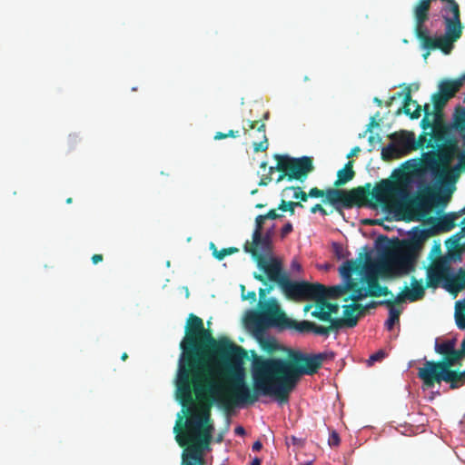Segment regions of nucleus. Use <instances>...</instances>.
I'll return each instance as SVG.
<instances>
[{"instance_id": "nucleus-62", "label": "nucleus", "mask_w": 465, "mask_h": 465, "mask_svg": "<svg viewBox=\"0 0 465 465\" xmlns=\"http://www.w3.org/2000/svg\"><path fill=\"white\" fill-rule=\"evenodd\" d=\"M228 135H226L225 133L223 132H217L214 135V140H222L227 138Z\"/></svg>"}, {"instance_id": "nucleus-38", "label": "nucleus", "mask_w": 465, "mask_h": 465, "mask_svg": "<svg viewBox=\"0 0 465 465\" xmlns=\"http://www.w3.org/2000/svg\"><path fill=\"white\" fill-rule=\"evenodd\" d=\"M264 215H258L255 219V229L252 232V238L259 240L260 234L262 233L263 223L265 222Z\"/></svg>"}, {"instance_id": "nucleus-41", "label": "nucleus", "mask_w": 465, "mask_h": 465, "mask_svg": "<svg viewBox=\"0 0 465 465\" xmlns=\"http://www.w3.org/2000/svg\"><path fill=\"white\" fill-rule=\"evenodd\" d=\"M322 304L330 312L331 317H332L333 314L338 313V312H339V305L337 303L329 302L324 298H322Z\"/></svg>"}, {"instance_id": "nucleus-36", "label": "nucleus", "mask_w": 465, "mask_h": 465, "mask_svg": "<svg viewBox=\"0 0 465 465\" xmlns=\"http://www.w3.org/2000/svg\"><path fill=\"white\" fill-rule=\"evenodd\" d=\"M295 207H303V204L301 202H286L284 200H282L281 203L278 206V209L282 212H290V213L292 215L294 213V208Z\"/></svg>"}, {"instance_id": "nucleus-52", "label": "nucleus", "mask_w": 465, "mask_h": 465, "mask_svg": "<svg viewBox=\"0 0 465 465\" xmlns=\"http://www.w3.org/2000/svg\"><path fill=\"white\" fill-rule=\"evenodd\" d=\"M420 125L423 130H426L428 128H431L433 124L429 120L428 116H424L420 122Z\"/></svg>"}, {"instance_id": "nucleus-49", "label": "nucleus", "mask_w": 465, "mask_h": 465, "mask_svg": "<svg viewBox=\"0 0 465 465\" xmlns=\"http://www.w3.org/2000/svg\"><path fill=\"white\" fill-rule=\"evenodd\" d=\"M317 212L321 213L322 215L328 214L326 210L320 203H317L311 208L312 213H316Z\"/></svg>"}, {"instance_id": "nucleus-19", "label": "nucleus", "mask_w": 465, "mask_h": 465, "mask_svg": "<svg viewBox=\"0 0 465 465\" xmlns=\"http://www.w3.org/2000/svg\"><path fill=\"white\" fill-rule=\"evenodd\" d=\"M434 123L432 125V132L430 134V140L429 141L428 146L435 149L445 143L447 140L451 138L450 136V128L445 123L442 122V116L437 117L433 114Z\"/></svg>"}, {"instance_id": "nucleus-7", "label": "nucleus", "mask_w": 465, "mask_h": 465, "mask_svg": "<svg viewBox=\"0 0 465 465\" xmlns=\"http://www.w3.org/2000/svg\"><path fill=\"white\" fill-rule=\"evenodd\" d=\"M444 363L434 361H426L422 367L418 370V378L422 381L424 390L431 389L436 383L446 381L450 383L451 389L461 386L465 381V371L459 372L448 370Z\"/></svg>"}, {"instance_id": "nucleus-42", "label": "nucleus", "mask_w": 465, "mask_h": 465, "mask_svg": "<svg viewBox=\"0 0 465 465\" xmlns=\"http://www.w3.org/2000/svg\"><path fill=\"white\" fill-rule=\"evenodd\" d=\"M435 257H444L441 254V246H440V242H435L434 243V245L432 246V248L430 250V255H429V259L430 260V262Z\"/></svg>"}, {"instance_id": "nucleus-61", "label": "nucleus", "mask_w": 465, "mask_h": 465, "mask_svg": "<svg viewBox=\"0 0 465 465\" xmlns=\"http://www.w3.org/2000/svg\"><path fill=\"white\" fill-rule=\"evenodd\" d=\"M226 135H228V137L237 138L240 136V132L234 131V130H230L228 133H226Z\"/></svg>"}, {"instance_id": "nucleus-28", "label": "nucleus", "mask_w": 465, "mask_h": 465, "mask_svg": "<svg viewBox=\"0 0 465 465\" xmlns=\"http://www.w3.org/2000/svg\"><path fill=\"white\" fill-rule=\"evenodd\" d=\"M324 196L326 199L323 200L324 203H329L332 205L341 204L344 207L345 203V191L339 190L334 188H329L324 192Z\"/></svg>"}, {"instance_id": "nucleus-64", "label": "nucleus", "mask_w": 465, "mask_h": 465, "mask_svg": "<svg viewBox=\"0 0 465 465\" xmlns=\"http://www.w3.org/2000/svg\"><path fill=\"white\" fill-rule=\"evenodd\" d=\"M458 353L460 355V359L465 356V339L462 341L460 350H458Z\"/></svg>"}, {"instance_id": "nucleus-56", "label": "nucleus", "mask_w": 465, "mask_h": 465, "mask_svg": "<svg viewBox=\"0 0 465 465\" xmlns=\"http://www.w3.org/2000/svg\"><path fill=\"white\" fill-rule=\"evenodd\" d=\"M458 169H463L465 170V157L463 156H460V162H459V164L456 166L455 169H453L454 171H457ZM455 173H458L457 172H455Z\"/></svg>"}, {"instance_id": "nucleus-22", "label": "nucleus", "mask_w": 465, "mask_h": 465, "mask_svg": "<svg viewBox=\"0 0 465 465\" xmlns=\"http://www.w3.org/2000/svg\"><path fill=\"white\" fill-rule=\"evenodd\" d=\"M392 143L399 148L400 153H409L418 148V143L412 133L401 131L399 134H393L391 135Z\"/></svg>"}, {"instance_id": "nucleus-15", "label": "nucleus", "mask_w": 465, "mask_h": 465, "mask_svg": "<svg viewBox=\"0 0 465 465\" xmlns=\"http://www.w3.org/2000/svg\"><path fill=\"white\" fill-rule=\"evenodd\" d=\"M361 283L356 282L355 294H351L344 299L345 302L351 300L352 302H360L362 299L370 297H378L381 291V284L378 277L374 273L368 272L361 279Z\"/></svg>"}, {"instance_id": "nucleus-3", "label": "nucleus", "mask_w": 465, "mask_h": 465, "mask_svg": "<svg viewBox=\"0 0 465 465\" xmlns=\"http://www.w3.org/2000/svg\"><path fill=\"white\" fill-rule=\"evenodd\" d=\"M431 235L430 230L417 229L410 239L397 240L396 244L387 251L381 264L383 271L395 276L413 272L424 242Z\"/></svg>"}, {"instance_id": "nucleus-30", "label": "nucleus", "mask_w": 465, "mask_h": 465, "mask_svg": "<svg viewBox=\"0 0 465 465\" xmlns=\"http://www.w3.org/2000/svg\"><path fill=\"white\" fill-rule=\"evenodd\" d=\"M401 302L398 301V296L392 300V305L386 306L389 309V317L385 322V326L389 331L392 330L394 327V324L396 322H399L400 321V315H401V310L397 309L395 307L396 303H401Z\"/></svg>"}, {"instance_id": "nucleus-57", "label": "nucleus", "mask_w": 465, "mask_h": 465, "mask_svg": "<svg viewBox=\"0 0 465 465\" xmlns=\"http://www.w3.org/2000/svg\"><path fill=\"white\" fill-rule=\"evenodd\" d=\"M92 262L94 264H97L98 262H102L104 260V256L102 254H94L91 258Z\"/></svg>"}, {"instance_id": "nucleus-29", "label": "nucleus", "mask_w": 465, "mask_h": 465, "mask_svg": "<svg viewBox=\"0 0 465 465\" xmlns=\"http://www.w3.org/2000/svg\"><path fill=\"white\" fill-rule=\"evenodd\" d=\"M459 217V213H450L441 216L439 220V230L441 232H450L456 225V220Z\"/></svg>"}, {"instance_id": "nucleus-23", "label": "nucleus", "mask_w": 465, "mask_h": 465, "mask_svg": "<svg viewBox=\"0 0 465 465\" xmlns=\"http://www.w3.org/2000/svg\"><path fill=\"white\" fill-rule=\"evenodd\" d=\"M303 283L302 282H292L289 276L282 282L280 288L289 300L302 301L303 298Z\"/></svg>"}, {"instance_id": "nucleus-55", "label": "nucleus", "mask_w": 465, "mask_h": 465, "mask_svg": "<svg viewBox=\"0 0 465 465\" xmlns=\"http://www.w3.org/2000/svg\"><path fill=\"white\" fill-rule=\"evenodd\" d=\"M387 295H391V297H393V293L388 289V287L381 285V291L380 292H378V297Z\"/></svg>"}, {"instance_id": "nucleus-12", "label": "nucleus", "mask_w": 465, "mask_h": 465, "mask_svg": "<svg viewBox=\"0 0 465 465\" xmlns=\"http://www.w3.org/2000/svg\"><path fill=\"white\" fill-rule=\"evenodd\" d=\"M464 75L461 78L450 80L444 79L440 82L438 85V92L431 95V102L433 104L434 114L437 117L442 116V110L452 97L460 91L463 84Z\"/></svg>"}, {"instance_id": "nucleus-51", "label": "nucleus", "mask_w": 465, "mask_h": 465, "mask_svg": "<svg viewBox=\"0 0 465 465\" xmlns=\"http://www.w3.org/2000/svg\"><path fill=\"white\" fill-rule=\"evenodd\" d=\"M272 177L270 174H264L261 177L258 185L259 186H266L271 181Z\"/></svg>"}, {"instance_id": "nucleus-48", "label": "nucleus", "mask_w": 465, "mask_h": 465, "mask_svg": "<svg viewBox=\"0 0 465 465\" xmlns=\"http://www.w3.org/2000/svg\"><path fill=\"white\" fill-rule=\"evenodd\" d=\"M292 224L291 223H287L281 230V237L285 238L290 232H292Z\"/></svg>"}, {"instance_id": "nucleus-20", "label": "nucleus", "mask_w": 465, "mask_h": 465, "mask_svg": "<svg viewBox=\"0 0 465 465\" xmlns=\"http://www.w3.org/2000/svg\"><path fill=\"white\" fill-rule=\"evenodd\" d=\"M371 184L366 183L365 186H359L350 191H345V208L353 206L361 207L366 204L367 198L371 194Z\"/></svg>"}, {"instance_id": "nucleus-47", "label": "nucleus", "mask_w": 465, "mask_h": 465, "mask_svg": "<svg viewBox=\"0 0 465 465\" xmlns=\"http://www.w3.org/2000/svg\"><path fill=\"white\" fill-rule=\"evenodd\" d=\"M309 195L312 198L323 197L324 196V191H322V190H321V189H319L317 187H313V188L310 189Z\"/></svg>"}, {"instance_id": "nucleus-45", "label": "nucleus", "mask_w": 465, "mask_h": 465, "mask_svg": "<svg viewBox=\"0 0 465 465\" xmlns=\"http://www.w3.org/2000/svg\"><path fill=\"white\" fill-rule=\"evenodd\" d=\"M241 291H242V297L243 300H250L251 302L256 301V292L254 291L248 292L245 294V286L241 285Z\"/></svg>"}, {"instance_id": "nucleus-14", "label": "nucleus", "mask_w": 465, "mask_h": 465, "mask_svg": "<svg viewBox=\"0 0 465 465\" xmlns=\"http://www.w3.org/2000/svg\"><path fill=\"white\" fill-rule=\"evenodd\" d=\"M403 95V106L401 108H399L397 111V114H401V113H404L406 115H409L411 119H418L420 116V112L423 110L424 116H430V114H433V113L430 112V105L429 104H425L423 107H421L417 101L412 100L411 98V86H405L402 92L396 93L389 102H387V106H391L392 104V101L397 98Z\"/></svg>"}, {"instance_id": "nucleus-32", "label": "nucleus", "mask_w": 465, "mask_h": 465, "mask_svg": "<svg viewBox=\"0 0 465 465\" xmlns=\"http://www.w3.org/2000/svg\"><path fill=\"white\" fill-rule=\"evenodd\" d=\"M451 293H457L465 287V270L460 269L459 273L452 280Z\"/></svg>"}, {"instance_id": "nucleus-13", "label": "nucleus", "mask_w": 465, "mask_h": 465, "mask_svg": "<svg viewBox=\"0 0 465 465\" xmlns=\"http://www.w3.org/2000/svg\"><path fill=\"white\" fill-rule=\"evenodd\" d=\"M245 252L250 253L257 262L258 267L262 270L267 278L273 282H276L279 287L282 282L287 278V273L282 270V262L276 258L267 259L264 255L261 254L255 248H245Z\"/></svg>"}, {"instance_id": "nucleus-8", "label": "nucleus", "mask_w": 465, "mask_h": 465, "mask_svg": "<svg viewBox=\"0 0 465 465\" xmlns=\"http://www.w3.org/2000/svg\"><path fill=\"white\" fill-rule=\"evenodd\" d=\"M273 157L278 162L280 173L276 183H280L285 178L288 181L303 182L308 174L314 170L312 158L309 156L294 158L287 154H274Z\"/></svg>"}, {"instance_id": "nucleus-33", "label": "nucleus", "mask_w": 465, "mask_h": 465, "mask_svg": "<svg viewBox=\"0 0 465 465\" xmlns=\"http://www.w3.org/2000/svg\"><path fill=\"white\" fill-rule=\"evenodd\" d=\"M210 248L213 250V255L219 261H222L225 256L233 254L239 252L236 247L223 248L218 251L213 242L210 243Z\"/></svg>"}, {"instance_id": "nucleus-34", "label": "nucleus", "mask_w": 465, "mask_h": 465, "mask_svg": "<svg viewBox=\"0 0 465 465\" xmlns=\"http://www.w3.org/2000/svg\"><path fill=\"white\" fill-rule=\"evenodd\" d=\"M400 155V150L397 148L396 144L391 143L387 146L381 149V158L384 161H389L394 159Z\"/></svg>"}, {"instance_id": "nucleus-25", "label": "nucleus", "mask_w": 465, "mask_h": 465, "mask_svg": "<svg viewBox=\"0 0 465 465\" xmlns=\"http://www.w3.org/2000/svg\"><path fill=\"white\" fill-rule=\"evenodd\" d=\"M248 247L255 248L257 252L265 256V254L272 252L271 232H267L264 234H260L259 240L252 238V242L247 241L243 245V250L245 251V248Z\"/></svg>"}, {"instance_id": "nucleus-39", "label": "nucleus", "mask_w": 465, "mask_h": 465, "mask_svg": "<svg viewBox=\"0 0 465 465\" xmlns=\"http://www.w3.org/2000/svg\"><path fill=\"white\" fill-rule=\"evenodd\" d=\"M286 444L289 446L290 444L297 447L298 449H301L305 444V440L302 438H298L296 436H287L286 439Z\"/></svg>"}, {"instance_id": "nucleus-17", "label": "nucleus", "mask_w": 465, "mask_h": 465, "mask_svg": "<svg viewBox=\"0 0 465 465\" xmlns=\"http://www.w3.org/2000/svg\"><path fill=\"white\" fill-rule=\"evenodd\" d=\"M443 3L441 15L445 26H454L463 29L464 26L460 21V5L455 0H440Z\"/></svg>"}, {"instance_id": "nucleus-16", "label": "nucleus", "mask_w": 465, "mask_h": 465, "mask_svg": "<svg viewBox=\"0 0 465 465\" xmlns=\"http://www.w3.org/2000/svg\"><path fill=\"white\" fill-rule=\"evenodd\" d=\"M361 304L358 302H353L351 304L343 306V318L334 319L332 325H329L331 331H338L343 327L353 328L357 325L359 318L362 314H359Z\"/></svg>"}, {"instance_id": "nucleus-18", "label": "nucleus", "mask_w": 465, "mask_h": 465, "mask_svg": "<svg viewBox=\"0 0 465 465\" xmlns=\"http://www.w3.org/2000/svg\"><path fill=\"white\" fill-rule=\"evenodd\" d=\"M293 329L301 333L313 332L316 335L329 336L331 333V328L329 326L318 325L312 322L302 321L298 322L288 318L284 330Z\"/></svg>"}, {"instance_id": "nucleus-59", "label": "nucleus", "mask_w": 465, "mask_h": 465, "mask_svg": "<svg viewBox=\"0 0 465 465\" xmlns=\"http://www.w3.org/2000/svg\"><path fill=\"white\" fill-rule=\"evenodd\" d=\"M234 432L236 435L243 436L245 434V430L242 426H237L234 429Z\"/></svg>"}, {"instance_id": "nucleus-46", "label": "nucleus", "mask_w": 465, "mask_h": 465, "mask_svg": "<svg viewBox=\"0 0 465 465\" xmlns=\"http://www.w3.org/2000/svg\"><path fill=\"white\" fill-rule=\"evenodd\" d=\"M460 224L462 226L461 230L454 236L456 237V240L454 241L456 245H459L460 239L465 236V218L460 222Z\"/></svg>"}, {"instance_id": "nucleus-2", "label": "nucleus", "mask_w": 465, "mask_h": 465, "mask_svg": "<svg viewBox=\"0 0 465 465\" xmlns=\"http://www.w3.org/2000/svg\"><path fill=\"white\" fill-rule=\"evenodd\" d=\"M212 409H181L173 433L183 448L181 465H204V452L210 449L214 431Z\"/></svg>"}, {"instance_id": "nucleus-9", "label": "nucleus", "mask_w": 465, "mask_h": 465, "mask_svg": "<svg viewBox=\"0 0 465 465\" xmlns=\"http://www.w3.org/2000/svg\"><path fill=\"white\" fill-rule=\"evenodd\" d=\"M363 267L362 254H361L359 260H348L344 262L339 271L341 276L344 279L345 283L343 285H335L326 288L324 299L339 298L347 292H351V294H355L356 281L352 278V274L355 272H361Z\"/></svg>"}, {"instance_id": "nucleus-58", "label": "nucleus", "mask_w": 465, "mask_h": 465, "mask_svg": "<svg viewBox=\"0 0 465 465\" xmlns=\"http://www.w3.org/2000/svg\"><path fill=\"white\" fill-rule=\"evenodd\" d=\"M253 277H254V279H256L257 281H259V282H262L264 285H267L266 278H265L262 274H260V273L254 272V273H253Z\"/></svg>"}, {"instance_id": "nucleus-37", "label": "nucleus", "mask_w": 465, "mask_h": 465, "mask_svg": "<svg viewBox=\"0 0 465 465\" xmlns=\"http://www.w3.org/2000/svg\"><path fill=\"white\" fill-rule=\"evenodd\" d=\"M292 190L294 191L293 198L300 199L301 202H307L308 198L310 197L309 193H305L302 190L300 186H289L286 187L282 193H285L286 191Z\"/></svg>"}, {"instance_id": "nucleus-35", "label": "nucleus", "mask_w": 465, "mask_h": 465, "mask_svg": "<svg viewBox=\"0 0 465 465\" xmlns=\"http://www.w3.org/2000/svg\"><path fill=\"white\" fill-rule=\"evenodd\" d=\"M391 306L392 305V300H383V301H378V302H375V301H371L369 303H367L366 305H362L361 304V308H360V312H359V314H364L365 312L368 310V309H374L376 308L377 306Z\"/></svg>"}, {"instance_id": "nucleus-26", "label": "nucleus", "mask_w": 465, "mask_h": 465, "mask_svg": "<svg viewBox=\"0 0 465 465\" xmlns=\"http://www.w3.org/2000/svg\"><path fill=\"white\" fill-rule=\"evenodd\" d=\"M325 292L326 287L321 283H310L308 282H304L302 301L311 300L318 302V301L324 298Z\"/></svg>"}, {"instance_id": "nucleus-44", "label": "nucleus", "mask_w": 465, "mask_h": 465, "mask_svg": "<svg viewBox=\"0 0 465 465\" xmlns=\"http://www.w3.org/2000/svg\"><path fill=\"white\" fill-rule=\"evenodd\" d=\"M385 355H386V353L382 350H380V351H376L375 353H373L372 355H371L368 361L370 364H372L376 361H380L383 360L385 358Z\"/></svg>"}, {"instance_id": "nucleus-21", "label": "nucleus", "mask_w": 465, "mask_h": 465, "mask_svg": "<svg viewBox=\"0 0 465 465\" xmlns=\"http://www.w3.org/2000/svg\"><path fill=\"white\" fill-rule=\"evenodd\" d=\"M436 351L443 356V359L438 362L444 363V367L448 370H451V367L460 360L458 350H455L454 342L451 341L436 344Z\"/></svg>"}, {"instance_id": "nucleus-4", "label": "nucleus", "mask_w": 465, "mask_h": 465, "mask_svg": "<svg viewBox=\"0 0 465 465\" xmlns=\"http://www.w3.org/2000/svg\"><path fill=\"white\" fill-rule=\"evenodd\" d=\"M454 277L450 257H435L426 269V284L423 285L422 280L412 277L411 288L405 286L398 294V301L411 302L420 301L425 296L427 288H437L440 283H443V286L450 292Z\"/></svg>"}, {"instance_id": "nucleus-63", "label": "nucleus", "mask_w": 465, "mask_h": 465, "mask_svg": "<svg viewBox=\"0 0 465 465\" xmlns=\"http://www.w3.org/2000/svg\"><path fill=\"white\" fill-rule=\"evenodd\" d=\"M266 290L263 288H260L259 290V296H260V302H265L264 299L266 297Z\"/></svg>"}, {"instance_id": "nucleus-53", "label": "nucleus", "mask_w": 465, "mask_h": 465, "mask_svg": "<svg viewBox=\"0 0 465 465\" xmlns=\"http://www.w3.org/2000/svg\"><path fill=\"white\" fill-rule=\"evenodd\" d=\"M456 323L460 329L465 330V316L456 315Z\"/></svg>"}, {"instance_id": "nucleus-24", "label": "nucleus", "mask_w": 465, "mask_h": 465, "mask_svg": "<svg viewBox=\"0 0 465 465\" xmlns=\"http://www.w3.org/2000/svg\"><path fill=\"white\" fill-rule=\"evenodd\" d=\"M247 126L248 128L243 127V133L246 134L250 130H252L257 127V132L262 134V140L258 143H253V151L255 153L258 152H265L269 147V142L268 138L266 136L265 129L266 125L265 124L262 123L260 125H258L257 121H247Z\"/></svg>"}, {"instance_id": "nucleus-11", "label": "nucleus", "mask_w": 465, "mask_h": 465, "mask_svg": "<svg viewBox=\"0 0 465 465\" xmlns=\"http://www.w3.org/2000/svg\"><path fill=\"white\" fill-rule=\"evenodd\" d=\"M463 29L455 28L454 26H445L444 35L439 37H431L429 31L418 37L422 48L428 50L439 49L443 54H449L452 51L453 44L457 42L462 35Z\"/></svg>"}, {"instance_id": "nucleus-50", "label": "nucleus", "mask_w": 465, "mask_h": 465, "mask_svg": "<svg viewBox=\"0 0 465 465\" xmlns=\"http://www.w3.org/2000/svg\"><path fill=\"white\" fill-rule=\"evenodd\" d=\"M265 219H271V220H274V219H277V218H280L282 217V214H279L275 209H272L270 210L266 214H263Z\"/></svg>"}, {"instance_id": "nucleus-6", "label": "nucleus", "mask_w": 465, "mask_h": 465, "mask_svg": "<svg viewBox=\"0 0 465 465\" xmlns=\"http://www.w3.org/2000/svg\"><path fill=\"white\" fill-rule=\"evenodd\" d=\"M260 311H250L245 319L246 327L256 336L262 337L269 327L284 330L287 315L282 312L276 300L259 302Z\"/></svg>"}, {"instance_id": "nucleus-10", "label": "nucleus", "mask_w": 465, "mask_h": 465, "mask_svg": "<svg viewBox=\"0 0 465 465\" xmlns=\"http://www.w3.org/2000/svg\"><path fill=\"white\" fill-rule=\"evenodd\" d=\"M372 199L380 203L384 209L397 206L398 199L407 196V193L403 187L391 180H381L375 185L371 192Z\"/></svg>"}, {"instance_id": "nucleus-31", "label": "nucleus", "mask_w": 465, "mask_h": 465, "mask_svg": "<svg viewBox=\"0 0 465 465\" xmlns=\"http://www.w3.org/2000/svg\"><path fill=\"white\" fill-rule=\"evenodd\" d=\"M322 301H318L315 303V309L312 312V316L324 322H329L330 325H332V322L335 318L331 317L330 312L325 309V307L322 304Z\"/></svg>"}, {"instance_id": "nucleus-40", "label": "nucleus", "mask_w": 465, "mask_h": 465, "mask_svg": "<svg viewBox=\"0 0 465 465\" xmlns=\"http://www.w3.org/2000/svg\"><path fill=\"white\" fill-rule=\"evenodd\" d=\"M262 348L268 352H272L277 348V343L274 339L268 338L266 340L261 341Z\"/></svg>"}, {"instance_id": "nucleus-54", "label": "nucleus", "mask_w": 465, "mask_h": 465, "mask_svg": "<svg viewBox=\"0 0 465 465\" xmlns=\"http://www.w3.org/2000/svg\"><path fill=\"white\" fill-rule=\"evenodd\" d=\"M333 249H334V252H335L336 256L339 259L344 258V255L342 253V248L340 244L333 243Z\"/></svg>"}, {"instance_id": "nucleus-5", "label": "nucleus", "mask_w": 465, "mask_h": 465, "mask_svg": "<svg viewBox=\"0 0 465 465\" xmlns=\"http://www.w3.org/2000/svg\"><path fill=\"white\" fill-rule=\"evenodd\" d=\"M435 149L437 150L424 154L423 167L442 182L455 183L458 173L450 169V164L460 153L457 139L450 138L442 144L436 146Z\"/></svg>"}, {"instance_id": "nucleus-60", "label": "nucleus", "mask_w": 465, "mask_h": 465, "mask_svg": "<svg viewBox=\"0 0 465 465\" xmlns=\"http://www.w3.org/2000/svg\"><path fill=\"white\" fill-rule=\"evenodd\" d=\"M252 450L253 451H259L261 450V449L262 448V444L260 440H256L253 444H252Z\"/></svg>"}, {"instance_id": "nucleus-43", "label": "nucleus", "mask_w": 465, "mask_h": 465, "mask_svg": "<svg viewBox=\"0 0 465 465\" xmlns=\"http://www.w3.org/2000/svg\"><path fill=\"white\" fill-rule=\"evenodd\" d=\"M340 442L341 440L339 434L335 430H332L329 436L328 444L331 447H337L340 445Z\"/></svg>"}, {"instance_id": "nucleus-1", "label": "nucleus", "mask_w": 465, "mask_h": 465, "mask_svg": "<svg viewBox=\"0 0 465 465\" xmlns=\"http://www.w3.org/2000/svg\"><path fill=\"white\" fill-rule=\"evenodd\" d=\"M175 378L181 407H213L226 392L239 403H254L260 395L288 403L289 394L302 375H312L328 353L291 351L286 359L257 358L252 362L253 388L245 383L247 351L226 337L216 340L202 318L189 314Z\"/></svg>"}, {"instance_id": "nucleus-27", "label": "nucleus", "mask_w": 465, "mask_h": 465, "mask_svg": "<svg viewBox=\"0 0 465 465\" xmlns=\"http://www.w3.org/2000/svg\"><path fill=\"white\" fill-rule=\"evenodd\" d=\"M352 166L353 162L349 161L342 169L338 171L337 180L334 183L335 186H341L354 178L355 172Z\"/></svg>"}]
</instances>
